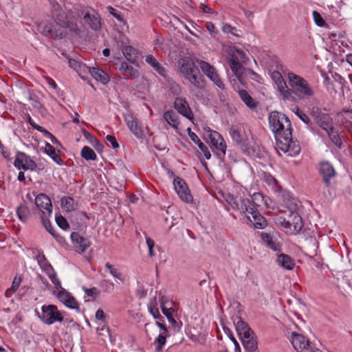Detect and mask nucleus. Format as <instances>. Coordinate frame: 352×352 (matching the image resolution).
<instances>
[{
  "label": "nucleus",
  "instance_id": "obj_50",
  "mask_svg": "<svg viewBox=\"0 0 352 352\" xmlns=\"http://www.w3.org/2000/svg\"><path fill=\"white\" fill-rule=\"evenodd\" d=\"M146 242L148 248V256L153 257L155 254L153 251L155 241L151 238L146 236Z\"/></svg>",
  "mask_w": 352,
  "mask_h": 352
},
{
  "label": "nucleus",
  "instance_id": "obj_13",
  "mask_svg": "<svg viewBox=\"0 0 352 352\" xmlns=\"http://www.w3.org/2000/svg\"><path fill=\"white\" fill-rule=\"evenodd\" d=\"M57 289H59V287ZM60 289H61L60 291H59L56 294V297L59 301L68 308L72 309H78L79 305L74 297L69 292L62 288L61 286Z\"/></svg>",
  "mask_w": 352,
  "mask_h": 352
},
{
  "label": "nucleus",
  "instance_id": "obj_33",
  "mask_svg": "<svg viewBox=\"0 0 352 352\" xmlns=\"http://www.w3.org/2000/svg\"><path fill=\"white\" fill-rule=\"evenodd\" d=\"M16 214L20 221L25 222L30 215V211L26 205L21 204L16 209Z\"/></svg>",
  "mask_w": 352,
  "mask_h": 352
},
{
  "label": "nucleus",
  "instance_id": "obj_37",
  "mask_svg": "<svg viewBox=\"0 0 352 352\" xmlns=\"http://www.w3.org/2000/svg\"><path fill=\"white\" fill-rule=\"evenodd\" d=\"M271 78L276 85L277 89L287 84L284 80L282 74L278 71H274L271 73Z\"/></svg>",
  "mask_w": 352,
  "mask_h": 352
},
{
  "label": "nucleus",
  "instance_id": "obj_19",
  "mask_svg": "<svg viewBox=\"0 0 352 352\" xmlns=\"http://www.w3.org/2000/svg\"><path fill=\"white\" fill-rule=\"evenodd\" d=\"M118 72L122 78L125 79L135 78L138 76V71L124 61L121 62Z\"/></svg>",
  "mask_w": 352,
  "mask_h": 352
},
{
  "label": "nucleus",
  "instance_id": "obj_11",
  "mask_svg": "<svg viewBox=\"0 0 352 352\" xmlns=\"http://www.w3.org/2000/svg\"><path fill=\"white\" fill-rule=\"evenodd\" d=\"M173 185L175 191L182 201L186 203H190L192 201L190 190L183 179L177 177L174 179Z\"/></svg>",
  "mask_w": 352,
  "mask_h": 352
},
{
  "label": "nucleus",
  "instance_id": "obj_8",
  "mask_svg": "<svg viewBox=\"0 0 352 352\" xmlns=\"http://www.w3.org/2000/svg\"><path fill=\"white\" fill-rule=\"evenodd\" d=\"M36 260L41 270L48 276L55 287H60V281L57 278L56 273L45 254L43 253L38 254Z\"/></svg>",
  "mask_w": 352,
  "mask_h": 352
},
{
  "label": "nucleus",
  "instance_id": "obj_20",
  "mask_svg": "<svg viewBox=\"0 0 352 352\" xmlns=\"http://www.w3.org/2000/svg\"><path fill=\"white\" fill-rule=\"evenodd\" d=\"M235 329L240 339L243 338H250V336L254 335V332L248 324L241 318H239L238 321L235 323Z\"/></svg>",
  "mask_w": 352,
  "mask_h": 352
},
{
  "label": "nucleus",
  "instance_id": "obj_47",
  "mask_svg": "<svg viewBox=\"0 0 352 352\" xmlns=\"http://www.w3.org/2000/svg\"><path fill=\"white\" fill-rule=\"evenodd\" d=\"M101 286L104 292H111L114 289V283L109 280H103L101 281Z\"/></svg>",
  "mask_w": 352,
  "mask_h": 352
},
{
  "label": "nucleus",
  "instance_id": "obj_3",
  "mask_svg": "<svg viewBox=\"0 0 352 352\" xmlns=\"http://www.w3.org/2000/svg\"><path fill=\"white\" fill-rule=\"evenodd\" d=\"M252 199L253 201H250L249 199H243L230 193L225 197L226 202L233 210H239L243 214H246V218L255 228L263 229L267 226V222L256 208L261 204L255 202L258 199H262L263 196L261 193H254Z\"/></svg>",
  "mask_w": 352,
  "mask_h": 352
},
{
  "label": "nucleus",
  "instance_id": "obj_26",
  "mask_svg": "<svg viewBox=\"0 0 352 352\" xmlns=\"http://www.w3.org/2000/svg\"><path fill=\"white\" fill-rule=\"evenodd\" d=\"M89 72L96 80L101 82L103 84H107L109 82V76L103 70L97 67H89Z\"/></svg>",
  "mask_w": 352,
  "mask_h": 352
},
{
  "label": "nucleus",
  "instance_id": "obj_55",
  "mask_svg": "<svg viewBox=\"0 0 352 352\" xmlns=\"http://www.w3.org/2000/svg\"><path fill=\"white\" fill-rule=\"evenodd\" d=\"M149 312L154 318H162V316L160 315L158 308L156 306H151L149 308Z\"/></svg>",
  "mask_w": 352,
  "mask_h": 352
},
{
  "label": "nucleus",
  "instance_id": "obj_32",
  "mask_svg": "<svg viewBox=\"0 0 352 352\" xmlns=\"http://www.w3.org/2000/svg\"><path fill=\"white\" fill-rule=\"evenodd\" d=\"M197 63L202 70L203 73L208 77L210 78L217 72V69L214 66L204 60H197Z\"/></svg>",
  "mask_w": 352,
  "mask_h": 352
},
{
  "label": "nucleus",
  "instance_id": "obj_53",
  "mask_svg": "<svg viewBox=\"0 0 352 352\" xmlns=\"http://www.w3.org/2000/svg\"><path fill=\"white\" fill-rule=\"evenodd\" d=\"M161 309L163 314L166 316L168 320L173 316L174 310L172 308H166L162 302H161Z\"/></svg>",
  "mask_w": 352,
  "mask_h": 352
},
{
  "label": "nucleus",
  "instance_id": "obj_10",
  "mask_svg": "<svg viewBox=\"0 0 352 352\" xmlns=\"http://www.w3.org/2000/svg\"><path fill=\"white\" fill-rule=\"evenodd\" d=\"M14 166L23 170H34L36 168V162L30 156L22 152H18L14 162Z\"/></svg>",
  "mask_w": 352,
  "mask_h": 352
},
{
  "label": "nucleus",
  "instance_id": "obj_2",
  "mask_svg": "<svg viewBox=\"0 0 352 352\" xmlns=\"http://www.w3.org/2000/svg\"><path fill=\"white\" fill-rule=\"evenodd\" d=\"M268 122L279 148L285 153L292 151L294 155L299 154L300 147L292 141V127L289 118L275 111L269 114Z\"/></svg>",
  "mask_w": 352,
  "mask_h": 352
},
{
  "label": "nucleus",
  "instance_id": "obj_12",
  "mask_svg": "<svg viewBox=\"0 0 352 352\" xmlns=\"http://www.w3.org/2000/svg\"><path fill=\"white\" fill-rule=\"evenodd\" d=\"M74 249L78 253H84L91 245V241L77 232H73L70 235Z\"/></svg>",
  "mask_w": 352,
  "mask_h": 352
},
{
  "label": "nucleus",
  "instance_id": "obj_39",
  "mask_svg": "<svg viewBox=\"0 0 352 352\" xmlns=\"http://www.w3.org/2000/svg\"><path fill=\"white\" fill-rule=\"evenodd\" d=\"M168 336V333H160L155 340V349L157 351L162 350L164 345L166 344V338Z\"/></svg>",
  "mask_w": 352,
  "mask_h": 352
},
{
  "label": "nucleus",
  "instance_id": "obj_23",
  "mask_svg": "<svg viewBox=\"0 0 352 352\" xmlns=\"http://www.w3.org/2000/svg\"><path fill=\"white\" fill-rule=\"evenodd\" d=\"M228 63L235 76L239 79V81H241L244 67L238 60V58L234 56H232L229 60Z\"/></svg>",
  "mask_w": 352,
  "mask_h": 352
},
{
  "label": "nucleus",
  "instance_id": "obj_1",
  "mask_svg": "<svg viewBox=\"0 0 352 352\" xmlns=\"http://www.w3.org/2000/svg\"><path fill=\"white\" fill-rule=\"evenodd\" d=\"M51 5L52 16L56 23H49L43 27L40 25L41 33L47 37L62 38L65 35L63 28H67L75 33L80 32L79 18H82L84 24L94 31H98L101 28L100 15L91 8L78 10L76 12L71 10L64 12L58 3H51Z\"/></svg>",
  "mask_w": 352,
  "mask_h": 352
},
{
  "label": "nucleus",
  "instance_id": "obj_9",
  "mask_svg": "<svg viewBox=\"0 0 352 352\" xmlns=\"http://www.w3.org/2000/svg\"><path fill=\"white\" fill-rule=\"evenodd\" d=\"M124 120L129 129L136 138L141 139L143 138L144 130L142 124L135 116L132 113H127L124 115Z\"/></svg>",
  "mask_w": 352,
  "mask_h": 352
},
{
  "label": "nucleus",
  "instance_id": "obj_7",
  "mask_svg": "<svg viewBox=\"0 0 352 352\" xmlns=\"http://www.w3.org/2000/svg\"><path fill=\"white\" fill-rule=\"evenodd\" d=\"M42 321L48 325H51L56 322H62L64 317L62 313L58 309V307L54 305H43L41 307Z\"/></svg>",
  "mask_w": 352,
  "mask_h": 352
},
{
  "label": "nucleus",
  "instance_id": "obj_40",
  "mask_svg": "<svg viewBox=\"0 0 352 352\" xmlns=\"http://www.w3.org/2000/svg\"><path fill=\"white\" fill-rule=\"evenodd\" d=\"M105 268L113 278L118 279L121 282L124 281L122 273L120 272L118 269L115 268L113 265L109 263H107L105 264Z\"/></svg>",
  "mask_w": 352,
  "mask_h": 352
},
{
  "label": "nucleus",
  "instance_id": "obj_62",
  "mask_svg": "<svg viewBox=\"0 0 352 352\" xmlns=\"http://www.w3.org/2000/svg\"><path fill=\"white\" fill-rule=\"evenodd\" d=\"M281 225L283 227H284L286 229H289L290 230V232L292 231L293 229H292V222L290 220H286L284 219L283 221H281Z\"/></svg>",
  "mask_w": 352,
  "mask_h": 352
},
{
  "label": "nucleus",
  "instance_id": "obj_56",
  "mask_svg": "<svg viewBox=\"0 0 352 352\" xmlns=\"http://www.w3.org/2000/svg\"><path fill=\"white\" fill-rule=\"evenodd\" d=\"M200 150L203 152L207 160H209L211 157V154L206 144H200Z\"/></svg>",
  "mask_w": 352,
  "mask_h": 352
},
{
  "label": "nucleus",
  "instance_id": "obj_52",
  "mask_svg": "<svg viewBox=\"0 0 352 352\" xmlns=\"http://www.w3.org/2000/svg\"><path fill=\"white\" fill-rule=\"evenodd\" d=\"M43 224V226L45 228V229L52 235V233L56 232L51 224V222L49 221V219L45 218L44 217H42Z\"/></svg>",
  "mask_w": 352,
  "mask_h": 352
},
{
  "label": "nucleus",
  "instance_id": "obj_60",
  "mask_svg": "<svg viewBox=\"0 0 352 352\" xmlns=\"http://www.w3.org/2000/svg\"><path fill=\"white\" fill-rule=\"evenodd\" d=\"M69 66L73 68L75 70H78L79 68H80V64L78 61H76L74 59H69Z\"/></svg>",
  "mask_w": 352,
  "mask_h": 352
},
{
  "label": "nucleus",
  "instance_id": "obj_5",
  "mask_svg": "<svg viewBox=\"0 0 352 352\" xmlns=\"http://www.w3.org/2000/svg\"><path fill=\"white\" fill-rule=\"evenodd\" d=\"M179 65L181 73L186 80L198 89L204 88L203 77L190 58L184 57L180 59Z\"/></svg>",
  "mask_w": 352,
  "mask_h": 352
},
{
  "label": "nucleus",
  "instance_id": "obj_4",
  "mask_svg": "<svg viewBox=\"0 0 352 352\" xmlns=\"http://www.w3.org/2000/svg\"><path fill=\"white\" fill-rule=\"evenodd\" d=\"M276 68L280 69L283 74L287 76L289 87L299 98H305L314 96V91L307 80L300 76L289 72L287 67L278 62Z\"/></svg>",
  "mask_w": 352,
  "mask_h": 352
},
{
  "label": "nucleus",
  "instance_id": "obj_45",
  "mask_svg": "<svg viewBox=\"0 0 352 352\" xmlns=\"http://www.w3.org/2000/svg\"><path fill=\"white\" fill-rule=\"evenodd\" d=\"M296 115L305 124H309L310 123V119L308 116L298 107H295L293 110Z\"/></svg>",
  "mask_w": 352,
  "mask_h": 352
},
{
  "label": "nucleus",
  "instance_id": "obj_51",
  "mask_svg": "<svg viewBox=\"0 0 352 352\" xmlns=\"http://www.w3.org/2000/svg\"><path fill=\"white\" fill-rule=\"evenodd\" d=\"M106 140L113 149H117L119 148V144L113 135H107L106 136Z\"/></svg>",
  "mask_w": 352,
  "mask_h": 352
},
{
  "label": "nucleus",
  "instance_id": "obj_48",
  "mask_svg": "<svg viewBox=\"0 0 352 352\" xmlns=\"http://www.w3.org/2000/svg\"><path fill=\"white\" fill-rule=\"evenodd\" d=\"M83 290L85 293L90 297L96 298L100 294V290H98L96 287H92V288H83Z\"/></svg>",
  "mask_w": 352,
  "mask_h": 352
},
{
  "label": "nucleus",
  "instance_id": "obj_57",
  "mask_svg": "<svg viewBox=\"0 0 352 352\" xmlns=\"http://www.w3.org/2000/svg\"><path fill=\"white\" fill-rule=\"evenodd\" d=\"M200 150L203 152L207 160H209L211 157V154L206 144H200Z\"/></svg>",
  "mask_w": 352,
  "mask_h": 352
},
{
  "label": "nucleus",
  "instance_id": "obj_15",
  "mask_svg": "<svg viewBox=\"0 0 352 352\" xmlns=\"http://www.w3.org/2000/svg\"><path fill=\"white\" fill-rule=\"evenodd\" d=\"M210 142L212 146L219 153L218 155L224 156L226 152V144L219 133L212 131L209 135Z\"/></svg>",
  "mask_w": 352,
  "mask_h": 352
},
{
  "label": "nucleus",
  "instance_id": "obj_43",
  "mask_svg": "<svg viewBox=\"0 0 352 352\" xmlns=\"http://www.w3.org/2000/svg\"><path fill=\"white\" fill-rule=\"evenodd\" d=\"M312 16L315 23L318 26L324 27L327 25L326 21L318 12L314 10L312 12Z\"/></svg>",
  "mask_w": 352,
  "mask_h": 352
},
{
  "label": "nucleus",
  "instance_id": "obj_14",
  "mask_svg": "<svg viewBox=\"0 0 352 352\" xmlns=\"http://www.w3.org/2000/svg\"><path fill=\"white\" fill-rule=\"evenodd\" d=\"M35 204L43 214H47L50 216L52 213V201L45 194L38 195L35 198Z\"/></svg>",
  "mask_w": 352,
  "mask_h": 352
},
{
  "label": "nucleus",
  "instance_id": "obj_21",
  "mask_svg": "<svg viewBox=\"0 0 352 352\" xmlns=\"http://www.w3.org/2000/svg\"><path fill=\"white\" fill-rule=\"evenodd\" d=\"M277 89L279 92L281 99L285 104H288L293 103L296 100V98L294 96V91H292L291 87L289 88L287 84H284V86Z\"/></svg>",
  "mask_w": 352,
  "mask_h": 352
},
{
  "label": "nucleus",
  "instance_id": "obj_63",
  "mask_svg": "<svg viewBox=\"0 0 352 352\" xmlns=\"http://www.w3.org/2000/svg\"><path fill=\"white\" fill-rule=\"evenodd\" d=\"M28 122L35 129H36L37 131L38 130H40L41 129V126H39L38 124H37L33 120L32 118H31V116L30 115H28Z\"/></svg>",
  "mask_w": 352,
  "mask_h": 352
},
{
  "label": "nucleus",
  "instance_id": "obj_18",
  "mask_svg": "<svg viewBox=\"0 0 352 352\" xmlns=\"http://www.w3.org/2000/svg\"><path fill=\"white\" fill-rule=\"evenodd\" d=\"M320 173L327 186L330 185V179L335 176L336 172L333 166L327 162L320 163Z\"/></svg>",
  "mask_w": 352,
  "mask_h": 352
},
{
  "label": "nucleus",
  "instance_id": "obj_34",
  "mask_svg": "<svg viewBox=\"0 0 352 352\" xmlns=\"http://www.w3.org/2000/svg\"><path fill=\"white\" fill-rule=\"evenodd\" d=\"M241 342L245 349L250 352L254 351L257 348L256 340L254 338V335L250 336V338H241Z\"/></svg>",
  "mask_w": 352,
  "mask_h": 352
},
{
  "label": "nucleus",
  "instance_id": "obj_22",
  "mask_svg": "<svg viewBox=\"0 0 352 352\" xmlns=\"http://www.w3.org/2000/svg\"><path fill=\"white\" fill-rule=\"evenodd\" d=\"M289 220L291 221L292 226H293L291 234H296L299 233L303 227L302 219L300 214L296 211H291Z\"/></svg>",
  "mask_w": 352,
  "mask_h": 352
},
{
  "label": "nucleus",
  "instance_id": "obj_44",
  "mask_svg": "<svg viewBox=\"0 0 352 352\" xmlns=\"http://www.w3.org/2000/svg\"><path fill=\"white\" fill-rule=\"evenodd\" d=\"M213 83L220 89L223 90L225 89V84L223 80L221 79L219 74L217 72L211 77L208 78Z\"/></svg>",
  "mask_w": 352,
  "mask_h": 352
},
{
  "label": "nucleus",
  "instance_id": "obj_17",
  "mask_svg": "<svg viewBox=\"0 0 352 352\" xmlns=\"http://www.w3.org/2000/svg\"><path fill=\"white\" fill-rule=\"evenodd\" d=\"M314 120L316 123L326 132L333 129V120L329 114L320 112L314 115Z\"/></svg>",
  "mask_w": 352,
  "mask_h": 352
},
{
  "label": "nucleus",
  "instance_id": "obj_35",
  "mask_svg": "<svg viewBox=\"0 0 352 352\" xmlns=\"http://www.w3.org/2000/svg\"><path fill=\"white\" fill-rule=\"evenodd\" d=\"M61 207L66 211L74 210V200L72 197L65 196L60 199Z\"/></svg>",
  "mask_w": 352,
  "mask_h": 352
},
{
  "label": "nucleus",
  "instance_id": "obj_42",
  "mask_svg": "<svg viewBox=\"0 0 352 352\" xmlns=\"http://www.w3.org/2000/svg\"><path fill=\"white\" fill-rule=\"evenodd\" d=\"M229 133L232 140L236 142L241 143L242 142L241 131L238 128L232 126V128H230Z\"/></svg>",
  "mask_w": 352,
  "mask_h": 352
},
{
  "label": "nucleus",
  "instance_id": "obj_54",
  "mask_svg": "<svg viewBox=\"0 0 352 352\" xmlns=\"http://www.w3.org/2000/svg\"><path fill=\"white\" fill-rule=\"evenodd\" d=\"M189 137L191 139V140L195 142L198 147L200 148V144H204L201 140L199 138V137L194 133L190 131L189 129V133H188Z\"/></svg>",
  "mask_w": 352,
  "mask_h": 352
},
{
  "label": "nucleus",
  "instance_id": "obj_49",
  "mask_svg": "<svg viewBox=\"0 0 352 352\" xmlns=\"http://www.w3.org/2000/svg\"><path fill=\"white\" fill-rule=\"evenodd\" d=\"M21 282H22L21 276L16 275L12 280V285L10 287L11 290L16 292L18 290Z\"/></svg>",
  "mask_w": 352,
  "mask_h": 352
},
{
  "label": "nucleus",
  "instance_id": "obj_16",
  "mask_svg": "<svg viewBox=\"0 0 352 352\" xmlns=\"http://www.w3.org/2000/svg\"><path fill=\"white\" fill-rule=\"evenodd\" d=\"M174 107L182 116L192 120L194 118L193 113L188 103L184 98L177 97L174 101Z\"/></svg>",
  "mask_w": 352,
  "mask_h": 352
},
{
  "label": "nucleus",
  "instance_id": "obj_58",
  "mask_svg": "<svg viewBox=\"0 0 352 352\" xmlns=\"http://www.w3.org/2000/svg\"><path fill=\"white\" fill-rule=\"evenodd\" d=\"M206 30L210 33H217L215 25L212 22H207L206 23Z\"/></svg>",
  "mask_w": 352,
  "mask_h": 352
},
{
  "label": "nucleus",
  "instance_id": "obj_28",
  "mask_svg": "<svg viewBox=\"0 0 352 352\" xmlns=\"http://www.w3.org/2000/svg\"><path fill=\"white\" fill-rule=\"evenodd\" d=\"M45 153H47L57 164H63V161L61 159L59 153H57L56 148L49 142H45Z\"/></svg>",
  "mask_w": 352,
  "mask_h": 352
},
{
  "label": "nucleus",
  "instance_id": "obj_38",
  "mask_svg": "<svg viewBox=\"0 0 352 352\" xmlns=\"http://www.w3.org/2000/svg\"><path fill=\"white\" fill-rule=\"evenodd\" d=\"M327 134L328 135L329 139L331 140V142L338 148H341L342 142L341 140V138L340 135H338V132L336 131L335 128L333 127V129H331L328 132H327Z\"/></svg>",
  "mask_w": 352,
  "mask_h": 352
},
{
  "label": "nucleus",
  "instance_id": "obj_27",
  "mask_svg": "<svg viewBox=\"0 0 352 352\" xmlns=\"http://www.w3.org/2000/svg\"><path fill=\"white\" fill-rule=\"evenodd\" d=\"M278 264L283 268L292 270L295 266L294 260L287 254H280L277 257Z\"/></svg>",
  "mask_w": 352,
  "mask_h": 352
},
{
  "label": "nucleus",
  "instance_id": "obj_6",
  "mask_svg": "<svg viewBox=\"0 0 352 352\" xmlns=\"http://www.w3.org/2000/svg\"><path fill=\"white\" fill-rule=\"evenodd\" d=\"M289 339L293 347L297 352H318L314 344L302 334L292 332Z\"/></svg>",
  "mask_w": 352,
  "mask_h": 352
},
{
  "label": "nucleus",
  "instance_id": "obj_64",
  "mask_svg": "<svg viewBox=\"0 0 352 352\" xmlns=\"http://www.w3.org/2000/svg\"><path fill=\"white\" fill-rule=\"evenodd\" d=\"M109 13L112 14L116 19H117L119 21H122V16L120 14L116 12L115 9L112 7H109Z\"/></svg>",
  "mask_w": 352,
  "mask_h": 352
},
{
  "label": "nucleus",
  "instance_id": "obj_25",
  "mask_svg": "<svg viewBox=\"0 0 352 352\" xmlns=\"http://www.w3.org/2000/svg\"><path fill=\"white\" fill-rule=\"evenodd\" d=\"M163 117L164 120L167 122V123L173 128L175 129H178L180 122H179V117L173 111H166L164 112Z\"/></svg>",
  "mask_w": 352,
  "mask_h": 352
},
{
  "label": "nucleus",
  "instance_id": "obj_59",
  "mask_svg": "<svg viewBox=\"0 0 352 352\" xmlns=\"http://www.w3.org/2000/svg\"><path fill=\"white\" fill-rule=\"evenodd\" d=\"M52 236L57 241V242L59 243L60 244H65L66 243V240H65V237H63V236L56 233V232L52 233Z\"/></svg>",
  "mask_w": 352,
  "mask_h": 352
},
{
  "label": "nucleus",
  "instance_id": "obj_31",
  "mask_svg": "<svg viewBox=\"0 0 352 352\" xmlns=\"http://www.w3.org/2000/svg\"><path fill=\"white\" fill-rule=\"evenodd\" d=\"M239 95L243 102L250 109L256 107V102L251 97V96L245 89H241L238 91Z\"/></svg>",
  "mask_w": 352,
  "mask_h": 352
},
{
  "label": "nucleus",
  "instance_id": "obj_24",
  "mask_svg": "<svg viewBox=\"0 0 352 352\" xmlns=\"http://www.w3.org/2000/svg\"><path fill=\"white\" fill-rule=\"evenodd\" d=\"M145 61L150 65L159 75L164 78H166V69L157 61L153 55L149 54L146 56Z\"/></svg>",
  "mask_w": 352,
  "mask_h": 352
},
{
  "label": "nucleus",
  "instance_id": "obj_61",
  "mask_svg": "<svg viewBox=\"0 0 352 352\" xmlns=\"http://www.w3.org/2000/svg\"><path fill=\"white\" fill-rule=\"evenodd\" d=\"M170 89L172 90L173 94H178L181 91V88L176 82H173L170 84Z\"/></svg>",
  "mask_w": 352,
  "mask_h": 352
},
{
  "label": "nucleus",
  "instance_id": "obj_41",
  "mask_svg": "<svg viewBox=\"0 0 352 352\" xmlns=\"http://www.w3.org/2000/svg\"><path fill=\"white\" fill-rule=\"evenodd\" d=\"M221 29L222 32L225 34H230L234 36L239 37L236 28L232 26L229 23L223 24Z\"/></svg>",
  "mask_w": 352,
  "mask_h": 352
},
{
  "label": "nucleus",
  "instance_id": "obj_36",
  "mask_svg": "<svg viewBox=\"0 0 352 352\" xmlns=\"http://www.w3.org/2000/svg\"><path fill=\"white\" fill-rule=\"evenodd\" d=\"M81 156L86 160H96V154L94 151L88 146H85L81 150Z\"/></svg>",
  "mask_w": 352,
  "mask_h": 352
},
{
  "label": "nucleus",
  "instance_id": "obj_29",
  "mask_svg": "<svg viewBox=\"0 0 352 352\" xmlns=\"http://www.w3.org/2000/svg\"><path fill=\"white\" fill-rule=\"evenodd\" d=\"M261 237L269 248L274 251L280 250V243L277 242L276 240L274 239L269 233L261 232Z\"/></svg>",
  "mask_w": 352,
  "mask_h": 352
},
{
  "label": "nucleus",
  "instance_id": "obj_46",
  "mask_svg": "<svg viewBox=\"0 0 352 352\" xmlns=\"http://www.w3.org/2000/svg\"><path fill=\"white\" fill-rule=\"evenodd\" d=\"M56 222L57 225L63 230H66L69 228V226L66 219L62 215L56 217Z\"/></svg>",
  "mask_w": 352,
  "mask_h": 352
},
{
  "label": "nucleus",
  "instance_id": "obj_30",
  "mask_svg": "<svg viewBox=\"0 0 352 352\" xmlns=\"http://www.w3.org/2000/svg\"><path fill=\"white\" fill-rule=\"evenodd\" d=\"M123 54L126 59L133 63L138 58V50L131 45H127L122 50Z\"/></svg>",
  "mask_w": 352,
  "mask_h": 352
}]
</instances>
